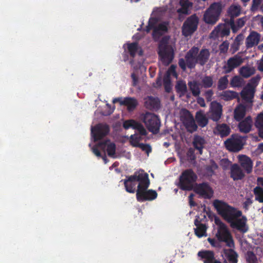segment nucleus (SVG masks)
Returning a JSON list of instances; mask_svg holds the SVG:
<instances>
[{"label": "nucleus", "mask_w": 263, "mask_h": 263, "mask_svg": "<svg viewBox=\"0 0 263 263\" xmlns=\"http://www.w3.org/2000/svg\"><path fill=\"white\" fill-rule=\"evenodd\" d=\"M213 206L218 215L229 223L232 229H236L243 234L248 231L247 219L246 216H242L241 211L218 199L214 201Z\"/></svg>", "instance_id": "nucleus-1"}, {"label": "nucleus", "mask_w": 263, "mask_h": 263, "mask_svg": "<svg viewBox=\"0 0 263 263\" xmlns=\"http://www.w3.org/2000/svg\"><path fill=\"white\" fill-rule=\"evenodd\" d=\"M210 56L209 49L202 48L199 51V48L194 46L186 52L185 59H179L178 65L183 71H185L186 67L193 69L197 64L203 66L208 62Z\"/></svg>", "instance_id": "nucleus-2"}, {"label": "nucleus", "mask_w": 263, "mask_h": 263, "mask_svg": "<svg viewBox=\"0 0 263 263\" xmlns=\"http://www.w3.org/2000/svg\"><path fill=\"white\" fill-rule=\"evenodd\" d=\"M147 173L143 170H139L134 173V175L128 176L127 179L124 180L126 191L130 193H134L136 191L137 182H139L137 189L142 185L143 182L147 177Z\"/></svg>", "instance_id": "nucleus-3"}, {"label": "nucleus", "mask_w": 263, "mask_h": 263, "mask_svg": "<svg viewBox=\"0 0 263 263\" xmlns=\"http://www.w3.org/2000/svg\"><path fill=\"white\" fill-rule=\"evenodd\" d=\"M158 53L164 65H168L172 62L174 57V50L168 44L166 37H163L160 41Z\"/></svg>", "instance_id": "nucleus-4"}, {"label": "nucleus", "mask_w": 263, "mask_h": 263, "mask_svg": "<svg viewBox=\"0 0 263 263\" xmlns=\"http://www.w3.org/2000/svg\"><path fill=\"white\" fill-rule=\"evenodd\" d=\"M150 181L148 175L142 186L140 185L136 191V198L138 201H151L157 198L158 194L156 191L147 190Z\"/></svg>", "instance_id": "nucleus-5"}, {"label": "nucleus", "mask_w": 263, "mask_h": 263, "mask_svg": "<svg viewBox=\"0 0 263 263\" xmlns=\"http://www.w3.org/2000/svg\"><path fill=\"white\" fill-rule=\"evenodd\" d=\"M197 176L192 169L183 171L179 177V187L183 191H191L193 184L196 181Z\"/></svg>", "instance_id": "nucleus-6"}, {"label": "nucleus", "mask_w": 263, "mask_h": 263, "mask_svg": "<svg viewBox=\"0 0 263 263\" xmlns=\"http://www.w3.org/2000/svg\"><path fill=\"white\" fill-rule=\"evenodd\" d=\"M221 10V4L219 3H214L204 12V21L208 24H215L219 19Z\"/></svg>", "instance_id": "nucleus-7"}, {"label": "nucleus", "mask_w": 263, "mask_h": 263, "mask_svg": "<svg viewBox=\"0 0 263 263\" xmlns=\"http://www.w3.org/2000/svg\"><path fill=\"white\" fill-rule=\"evenodd\" d=\"M142 120L150 132L154 134L158 133L161 122L158 116L153 113L146 112L143 115Z\"/></svg>", "instance_id": "nucleus-8"}, {"label": "nucleus", "mask_w": 263, "mask_h": 263, "mask_svg": "<svg viewBox=\"0 0 263 263\" xmlns=\"http://www.w3.org/2000/svg\"><path fill=\"white\" fill-rule=\"evenodd\" d=\"M199 18L195 14L188 17L184 21L182 27V33L187 37L192 35L197 29Z\"/></svg>", "instance_id": "nucleus-9"}, {"label": "nucleus", "mask_w": 263, "mask_h": 263, "mask_svg": "<svg viewBox=\"0 0 263 263\" xmlns=\"http://www.w3.org/2000/svg\"><path fill=\"white\" fill-rule=\"evenodd\" d=\"M215 236L219 242L226 243L228 247L234 248V241L227 226L221 228H217Z\"/></svg>", "instance_id": "nucleus-10"}, {"label": "nucleus", "mask_w": 263, "mask_h": 263, "mask_svg": "<svg viewBox=\"0 0 263 263\" xmlns=\"http://www.w3.org/2000/svg\"><path fill=\"white\" fill-rule=\"evenodd\" d=\"M222 115V105L216 101L211 102L208 112L209 118L213 121L218 122L221 119Z\"/></svg>", "instance_id": "nucleus-11"}, {"label": "nucleus", "mask_w": 263, "mask_h": 263, "mask_svg": "<svg viewBox=\"0 0 263 263\" xmlns=\"http://www.w3.org/2000/svg\"><path fill=\"white\" fill-rule=\"evenodd\" d=\"M110 130L109 126L106 124L99 123L91 128V134L94 141L102 139L108 135Z\"/></svg>", "instance_id": "nucleus-12"}, {"label": "nucleus", "mask_w": 263, "mask_h": 263, "mask_svg": "<svg viewBox=\"0 0 263 263\" xmlns=\"http://www.w3.org/2000/svg\"><path fill=\"white\" fill-rule=\"evenodd\" d=\"M205 219L206 216L203 215L202 218H200L199 216H196L194 220V224L196 226V228L194 229V233L198 238L207 236L206 230L208 226L205 223L202 222Z\"/></svg>", "instance_id": "nucleus-13"}, {"label": "nucleus", "mask_w": 263, "mask_h": 263, "mask_svg": "<svg viewBox=\"0 0 263 263\" xmlns=\"http://www.w3.org/2000/svg\"><path fill=\"white\" fill-rule=\"evenodd\" d=\"M243 62L242 57L238 54L230 58L227 60V64L223 66L224 73L226 74L230 73L235 68L240 66Z\"/></svg>", "instance_id": "nucleus-14"}, {"label": "nucleus", "mask_w": 263, "mask_h": 263, "mask_svg": "<svg viewBox=\"0 0 263 263\" xmlns=\"http://www.w3.org/2000/svg\"><path fill=\"white\" fill-rule=\"evenodd\" d=\"M195 191L205 199H210L213 195V191L208 182L197 184Z\"/></svg>", "instance_id": "nucleus-15"}, {"label": "nucleus", "mask_w": 263, "mask_h": 263, "mask_svg": "<svg viewBox=\"0 0 263 263\" xmlns=\"http://www.w3.org/2000/svg\"><path fill=\"white\" fill-rule=\"evenodd\" d=\"M255 91V87L250 84H248L240 92L242 100L246 103H252Z\"/></svg>", "instance_id": "nucleus-16"}, {"label": "nucleus", "mask_w": 263, "mask_h": 263, "mask_svg": "<svg viewBox=\"0 0 263 263\" xmlns=\"http://www.w3.org/2000/svg\"><path fill=\"white\" fill-rule=\"evenodd\" d=\"M224 144L227 148L231 152H238L242 147L241 141L238 138H229L224 142Z\"/></svg>", "instance_id": "nucleus-17"}, {"label": "nucleus", "mask_w": 263, "mask_h": 263, "mask_svg": "<svg viewBox=\"0 0 263 263\" xmlns=\"http://www.w3.org/2000/svg\"><path fill=\"white\" fill-rule=\"evenodd\" d=\"M245 176V173L238 164L234 163L232 165L230 170V177L234 181L241 180Z\"/></svg>", "instance_id": "nucleus-18"}, {"label": "nucleus", "mask_w": 263, "mask_h": 263, "mask_svg": "<svg viewBox=\"0 0 263 263\" xmlns=\"http://www.w3.org/2000/svg\"><path fill=\"white\" fill-rule=\"evenodd\" d=\"M260 35L258 32L252 31L246 40V46L247 49L257 45L260 41Z\"/></svg>", "instance_id": "nucleus-19"}, {"label": "nucleus", "mask_w": 263, "mask_h": 263, "mask_svg": "<svg viewBox=\"0 0 263 263\" xmlns=\"http://www.w3.org/2000/svg\"><path fill=\"white\" fill-rule=\"evenodd\" d=\"M98 146L102 149L106 147V152L108 156L112 158L115 157L116 146L114 143L110 142L109 140H106L103 142H99Z\"/></svg>", "instance_id": "nucleus-20"}, {"label": "nucleus", "mask_w": 263, "mask_h": 263, "mask_svg": "<svg viewBox=\"0 0 263 263\" xmlns=\"http://www.w3.org/2000/svg\"><path fill=\"white\" fill-rule=\"evenodd\" d=\"M239 161L241 168L242 167L247 174L252 171L253 162L251 159L246 155H241L239 157Z\"/></svg>", "instance_id": "nucleus-21"}, {"label": "nucleus", "mask_w": 263, "mask_h": 263, "mask_svg": "<svg viewBox=\"0 0 263 263\" xmlns=\"http://www.w3.org/2000/svg\"><path fill=\"white\" fill-rule=\"evenodd\" d=\"M145 106L151 110H158L160 107V101L158 98L148 96L145 99Z\"/></svg>", "instance_id": "nucleus-22"}, {"label": "nucleus", "mask_w": 263, "mask_h": 263, "mask_svg": "<svg viewBox=\"0 0 263 263\" xmlns=\"http://www.w3.org/2000/svg\"><path fill=\"white\" fill-rule=\"evenodd\" d=\"M183 123L187 130L191 133L195 132L197 129V125L193 116L191 114H189L187 116L184 118Z\"/></svg>", "instance_id": "nucleus-23"}, {"label": "nucleus", "mask_w": 263, "mask_h": 263, "mask_svg": "<svg viewBox=\"0 0 263 263\" xmlns=\"http://www.w3.org/2000/svg\"><path fill=\"white\" fill-rule=\"evenodd\" d=\"M198 256L201 259H204V263H215L216 260L215 259L214 253L212 251H200L198 252Z\"/></svg>", "instance_id": "nucleus-24"}, {"label": "nucleus", "mask_w": 263, "mask_h": 263, "mask_svg": "<svg viewBox=\"0 0 263 263\" xmlns=\"http://www.w3.org/2000/svg\"><path fill=\"white\" fill-rule=\"evenodd\" d=\"M252 119L250 116L246 117L243 120L240 121L238 124V128L240 132L248 133L252 127Z\"/></svg>", "instance_id": "nucleus-25"}, {"label": "nucleus", "mask_w": 263, "mask_h": 263, "mask_svg": "<svg viewBox=\"0 0 263 263\" xmlns=\"http://www.w3.org/2000/svg\"><path fill=\"white\" fill-rule=\"evenodd\" d=\"M232 248L224 249L223 250V254L230 263H237L238 254Z\"/></svg>", "instance_id": "nucleus-26"}, {"label": "nucleus", "mask_w": 263, "mask_h": 263, "mask_svg": "<svg viewBox=\"0 0 263 263\" xmlns=\"http://www.w3.org/2000/svg\"><path fill=\"white\" fill-rule=\"evenodd\" d=\"M205 144L204 139L199 135H195L193 138V145L194 147L198 151L200 155L202 154L203 148Z\"/></svg>", "instance_id": "nucleus-27"}, {"label": "nucleus", "mask_w": 263, "mask_h": 263, "mask_svg": "<svg viewBox=\"0 0 263 263\" xmlns=\"http://www.w3.org/2000/svg\"><path fill=\"white\" fill-rule=\"evenodd\" d=\"M246 114V107L243 104L238 105L234 111V118L237 121H240Z\"/></svg>", "instance_id": "nucleus-28"}, {"label": "nucleus", "mask_w": 263, "mask_h": 263, "mask_svg": "<svg viewBox=\"0 0 263 263\" xmlns=\"http://www.w3.org/2000/svg\"><path fill=\"white\" fill-rule=\"evenodd\" d=\"M215 130L217 134L221 137L228 136L231 132L230 127L225 123L217 124Z\"/></svg>", "instance_id": "nucleus-29"}, {"label": "nucleus", "mask_w": 263, "mask_h": 263, "mask_svg": "<svg viewBox=\"0 0 263 263\" xmlns=\"http://www.w3.org/2000/svg\"><path fill=\"white\" fill-rule=\"evenodd\" d=\"M168 30L167 24L165 23L159 24L154 28L153 32V36L154 38L159 37L163 35Z\"/></svg>", "instance_id": "nucleus-30"}, {"label": "nucleus", "mask_w": 263, "mask_h": 263, "mask_svg": "<svg viewBox=\"0 0 263 263\" xmlns=\"http://www.w3.org/2000/svg\"><path fill=\"white\" fill-rule=\"evenodd\" d=\"M195 120L198 125L201 127H204L208 124V119L201 111H198L196 113Z\"/></svg>", "instance_id": "nucleus-31"}, {"label": "nucleus", "mask_w": 263, "mask_h": 263, "mask_svg": "<svg viewBox=\"0 0 263 263\" xmlns=\"http://www.w3.org/2000/svg\"><path fill=\"white\" fill-rule=\"evenodd\" d=\"M120 104L126 106L128 110H133L137 106L138 102L135 98L126 97L120 102Z\"/></svg>", "instance_id": "nucleus-32"}, {"label": "nucleus", "mask_w": 263, "mask_h": 263, "mask_svg": "<svg viewBox=\"0 0 263 263\" xmlns=\"http://www.w3.org/2000/svg\"><path fill=\"white\" fill-rule=\"evenodd\" d=\"M255 126L257 129L259 137L263 139V112L257 116Z\"/></svg>", "instance_id": "nucleus-33"}, {"label": "nucleus", "mask_w": 263, "mask_h": 263, "mask_svg": "<svg viewBox=\"0 0 263 263\" xmlns=\"http://www.w3.org/2000/svg\"><path fill=\"white\" fill-rule=\"evenodd\" d=\"M187 84L193 96L195 97H198L200 94L201 91L199 87V84L198 82L195 80L189 81Z\"/></svg>", "instance_id": "nucleus-34"}, {"label": "nucleus", "mask_w": 263, "mask_h": 263, "mask_svg": "<svg viewBox=\"0 0 263 263\" xmlns=\"http://www.w3.org/2000/svg\"><path fill=\"white\" fill-rule=\"evenodd\" d=\"M218 166L216 163L213 159L210 160V164L205 166V174L208 177H212L215 175V171Z\"/></svg>", "instance_id": "nucleus-35"}, {"label": "nucleus", "mask_w": 263, "mask_h": 263, "mask_svg": "<svg viewBox=\"0 0 263 263\" xmlns=\"http://www.w3.org/2000/svg\"><path fill=\"white\" fill-rule=\"evenodd\" d=\"M202 87L204 88L212 87L214 84L213 77L212 76H205L201 80Z\"/></svg>", "instance_id": "nucleus-36"}, {"label": "nucleus", "mask_w": 263, "mask_h": 263, "mask_svg": "<svg viewBox=\"0 0 263 263\" xmlns=\"http://www.w3.org/2000/svg\"><path fill=\"white\" fill-rule=\"evenodd\" d=\"M240 74L245 78H248L255 73V70L253 68L243 66L239 70Z\"/></svg>", "instance_id": "nucleus-37"}, {"label": "nucleus", "mask_w": 263, "mask_h": 263, "mask_svg": "<svg viewBox=\"0 0 263 263\" xmlns=\"http://www.w3.org/2000/svg\"><path fill=\"white\" fill-rule=\"evenodd\" d=\"M253 191L255 200L260 203H263V188L259 186H256L254 188Z\"/></svg>", "instance_id": "nucleus-38"}, {"label": "nucleus", "mask_w": 263, "mask_h": 263, "mask_svg": "<svg viewBox=\"0 0 263 263\" xmlns=\"http://www.w3.org/2000/svg\"><path fill=\"white\" fill-rule=\"evenodd\" d=\"M228 77V76H224L219 79L217 84V88L219 90H223L227 88L229 83Z\"/></svg>", "instance_id": "nucleus-39"}, {"label": "nucleus", "mask_w": 263, "mask_h": 263, "mask_svg": "<svg viewBox=\"0 0 263 263\" xmlns=\"http://www.w3.org/2000/svg\"><path fill=\"white\" fill-rule=\"evenodd\" d=\"M128 51L132 58H134L138 49V44L137 42L127 44Z\"/></svg>", "instance_id": "nucleus-40"}, {"label": "nucleus", "mask_w": 263, "mask_h": 263, "mask_svg": "<svg viewBox=\"0 0 263 263\" xmlns=\"http://www.w3.org/2000/svg\"><path fill=\"white\" fill-rule=\"evenodd\" d=\"M177 92L180 93L181 96H184L187 92V86L184 82L179 81L176 85Z\"/></svg>", "instance_id": "nucleus-41"}, {"label": "nucleus", "mask_w": 263, "mask_h": 263, "mask_svg": "<svg viewBox=\"0 0 263 263\" xmlns=\"http://www.w3.org/2000/svg\"><path fill=\"white\" fill-rule=\"evenodd\" d=\"M222 96L225 100L229 101L236 98L238 94L235 91L227 90L223 92Z\"/></svg>", "instance_id": "nucleus-42"}, {"label": "nucleus", "mask_w": 263, "mask_h": 263, "mask_svg": "<svg viewBox=\"0 0 263 263\" xmlns=\"http://www.w3.org/2000/svg\"><path fill=\"white\" fill-rule=\"evenodd\" d=\"M158 22V19L156 17H151L149 18L148 22V25L146 26L145 28V31L149 32L152 29H154L156 26V24Z\"/></svg>", "instance_id": "nucleus-43"}, {"label": "nucleus", "mask_w": 263, "mask_h": 263, "mask_svg": "<svg viewBox=\"0 0 263 263\" xmlns=\"http://www.w3.org/2000/svg\"><path fill=\"white\" fill-rule=\"evenodd\" d=\"M243 80L239 76H235L231 80L230 84L233 87H239L242 86Z\"/></svg>", "instance_id": "nucleus-44"}, {"label": "nucleus", "mask_w": 263, "mask_h": 263, "mask_svg": "<svg viewBox=\"0 0 263 263\" xmlns=\"http://www.w3.org/2000/svg\"><path fill=\"white\" fill-rule=\"evenodd\" d=\"M246 260L248 263H258L256 255L252 251L248 252Z\"/></svg>", "instance_id": "nucleus-45"}, {"label": "nucleus", "mask_w": 263, "mask_h": 263, "mask_svg": "<svg viewBox=\"0 0 263 263\" xmlns=\"http://www.w3.org/2000/svg\"><path fill=\"white\" fill-rule=\"evenodd\" d=\"M229 13L231 15V18L234 19V17H237L239 15L240 10L237 6H231L229 8Z\"/></svg>", "instance_id": "nucleus-46"}, {"label": "nucleus", "mask_w": 263, "mask_h": 263, "mask_svg": "<svg viewBox=\"0 0 263 263\" xmlns=\"http://www.w3.org/2000/svg\"><path fill=\"white\" fill-rule=\"evenodd\" d=\"M134 129L137 130L141 136H146L147 134L143 125L138 122H137Z\"/></svg>", "instance_id": "nucleus-47"}, {"label": "nucleus", "mask_w": 263, "mask_h": 263, "mask_svg": "<svg viewBox=\"0 0 263 263\" xmlns=\"http://www.w3.org/2000/svg\"><path fill=\"white\" fill-rule=\"evenodd\" d=\"M163 84L165 91L170 92L172 89L170 78H168V77H164L163 79Z\"/></svg>", "instance_id": "nucleus-48"}, {"label": "nucleus", "mask_w": 263, "mask_h": 263, "mask_svg": "<svg viewBox=\"0 0 263 263\" xmlns=\"http://www.w3.org/2000/svg\"><path fill=\"white\" fill-rule=\"evenodd\" d=\"M137 122V121H136L134 120H126L124 122V123L123 124V126L124 128H125V129H127L130 127L134 129L135 126L136 125Z\"/></svg>", "instance_id": "nucleus-49"}, {"label": "nucleus", "mask_w": 263, "mask_h": 263, "mask_svg": "<svg viewBox=\"0 0 263 263\" xmlns=\"http://www.w3.org/2000/svg\"><path fill=\"white\" fill-rule=\"evenodd\" d=\"M136 147L140 148L143 151L145 152L147 154L152 152V147L148 144L141 143L140 144L136 145Z\"/></svg>", "instance_id": "nucleus-50"}, {"label": "nucleus", "mask_w": 263, "mask_h": 263, "mask_svg": "<svg viewBox=\"0 0 263 263\" xmlns=\"http://www.w3.org/2000/svg\"><path fill=\"white\" fill-rule=\"evenodd\" d=\"M229 47V43L228 41L223 42L219 46V51L221 53H226L227 52Z\"/></svg>", "instance_id": "nucleus-51"}, {"label": "nucleus", "mask_w": 263, "mask_h": 263, "mask_svg": "<svg viewBox=\"0 0 263 263\" xmlns=\"http://www.w3.org/2000/svg\"><path fill=\"white\" fill-rule=\"evenodd\" d=\"M176 66L175 65H172L168 69L166 74L165 77H168L170 78L171 75H172L174 77H177V73L176 71Z\"/></svg>", "instance_id": "nucleus-52"}, {"label": "nucleus", "mask_w": 263, "mask_h": 263, "mask_svg": "<svg viewBox=\"0 0 263 263\" xmlns=\"http://www.w3.org/2000/svg\"><path fill=\"white\" fill-rule=\"evenodd\" d=\"M140 140H141V137H139L136 135H132L130 137V140L131 144L134 147H136V145L140 144V143H139V141Z\"/></svg>", "instance_id": "nucleus-53"}, {"label": "nucleus", "mask_w": 263, "mask_h": 263, "mask_svg": "<svg viewBox=\"0 0 263 263\" xmlns=\"http://www.w3.org/2000/svg\"><path fill=\"white\" fill-rule=\"evenodd\" d=\"M229 24L230 25L232 31L236 33L240 28L238 27L237 24L235 23L233 18H230L229 21Z\"/></svg>", "instance_id": "nucleus-54"}, {"label": "nucleus", "mask_w": 263, "mask_h": 263, "mask_svg": "<svg viewBox=\"0 0 263 263\" xmlns=\"http://www.w3.org/2000/svg\"><path fill=\"white\" fill-rule=\"evenodd\" d=\"M230 164V161L228 159L223 158L220 161V165L222 167L223 170H226L228 168Z\"/></svg>", "instance_id": "nucleus-55"}, {"label": "nucleus", "mask_w": 263, "mask_h": 263, "mask_svg": "<svg viewBox=\"0 0 263 263\" xmlns=\"http://www.w3.org/2000/svg\"><path fill=\"white\" fill-rule=\"evenodd\" d=\"M92 151L93 153L98 157H102L104 161L106 160V157L105 155L102 156L101 153L98 149L97 146H95L92 148Z\"/></svg>", "instance_id": "nucleus-56"}, {"label": "nucleus", "mask_w": 263, "mask_h": 263, "mask_svg": "<svg viewBox=\"0 0 263 263\" xmlns=\"http://www.w3.org/2000/svg\"><path fill=\"white\" fill-rule=\"evenodd\" d=\"M262 0H252V4L251 8L252 11L257 10L259 6L260 5Z\"/></svg>", "instance_id": "nucleus-57"}, {"label": "nucleus", "mask_w": 263, "mask_h": 263, "mask_svg": "<svg viewBox=\"0 0 263 263\" xmlns=\"http://www.w3.org/2000/svg\"><path fill=\"white\" fill-rule=\"evenodd\" d=\"M214 95V92L212 89H209L205 91L204 96L208 102L211 101L212 99V96Z\"/></svg>", "instance_id": "nucleus-58"}, {"label": "nucleus", "mask_w": 263, "mask_h": 263, "mask_svg": "<svg viewBox=\"0 0 263 263\" xmlns=\"http://www.w3.org/2000/svg\"><path fill=\"white\" fill-rule=\"evenodd\" d=\"M180 4L182 7V8L184 9L186 11L188 8L191 5V4L188 0H180Z\"/></svg>", "instance_id": "nucleus-59"}, {"label": "nucleus", "mask_w": 263, "mask_h": 263, "mask_svg": "<svg viewBox=\"0 0 263 263\" xmlns=\"http://www.w3.org/2000/svg\"><path fill=\"white\" fill-rule=\"evenodd\" d=\"M215 223L218 226V228H221L227 226V225L223 223L219 218L216 217L214 219Z\"/></svg>", "instance_id": "nucleus-60"}, {"label": "nucleus", "mask_w": 263, "mask_h": 263, "mask_svg": "<svg viewBox=\"0 0 263 263\" xmlns=\"http://www.w3.org/2000/svg\"><path fill=\"white\" fill-rule=\"evenodd\" d=\"M253 203L252 200L250 198H247L245 201L243 203V207L246 210H248L249 206Z\"/></svg>", "instance_id": "nucleus-61"}, {"label": "nucleus", "mask_w": 263, "mask_h": 263, "mask_svg": "<svg viewBox=\"0 0 263 263\" xmlns=\"http://www.w3.org/2000/svg\"><path fill=\"white\" fill-rule=\"evenodd\" d=\"M239 46L240 45H239V43H237L234 41L231 46V50H232V53H234L237 51L239 49Z\"/></svg>", "instance_id": "nucleus-62"}, {"label": "nucleus", "mask_w": 263, "mask_h": 263, "mask_svg": "<svg viewBox=\"0 0 263 263\" xmlns=\"http://www.w3.org/2000/svg\"><path fill=\"white\" fill-rule=\"evenodd\" d=\"M246 19L245 17L238 18L235 23L238 27L242 28L245 24Z\"/></svg>", "instance_id": "nucleus-63"}, {"label": "nucleus", "mask_w": 263, "mask_h": 263, "mask_svg": "<svg viewBox=\"0 0 263 263\" xmlns=\"http://www.w3.org/2000/svg\"><path fill=\"white\" fill-rule=\"evenodd\" d=\"M244 39V36H243V35L241 33L238 34V35H237V36L235 37V40H234V42L237 43H239V45H241V43H242V42L243 41Z\"/></svg>", "instance_id": "nucleus-64"}]
</instances>
